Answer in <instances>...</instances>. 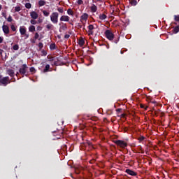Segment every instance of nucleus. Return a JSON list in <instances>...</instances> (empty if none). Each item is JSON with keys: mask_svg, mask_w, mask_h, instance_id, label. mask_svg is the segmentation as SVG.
Listing matches in <instances>:
<instances>
[{"mask_svg": "<svg viewBox=\"0 0 179 179\" xmlns=\"http://www.w3.org/2000/svg\"><path fill=\"white\" fill-rule=\"evenodd\" d=\"M58 16H59V15L57 12H53L51 14L50 20L52 23H53L54 24H57L58 23Z\"/></svg>", "mask_w": 179, "mask_h": 179, "instance_id": "1", "label": "nucleus"}, {"mask_svg": "<svg viewBox=\"0 0 179 179\" xmlns=\"http://www.w3.org/2000/svg\"><path fill=\"white\" fill-rule=\"evenodd\" d=\"M115 143L117 145V146H119V148H122V149H125V148L128 146V143L122 140H116L115 141Z\"/></svg>", "mask_w": 179, "mask_h": 179, "instance_id": "2", "label": "nucleus"}, {"mask_svg": "<svg viewBox=\"0 0 179 179\" xmlns=\"http://www.w3.org/2000/svg\"><path fill=\"white\" fill-rule=\"evenodd\" d=\"M105 36H106V38H108V40H109V41H113L114 40V34L113 33V31H111L109 29H107L105 31Z\"/></svg>", "mask_w": 179, "mask_h": 179, "instance_id": "3", "label": "nucleus"}, {"mask_svg": "<svg viewBox=\"0 0 179 179\" xmlns=\"http://www.w3.org/2000/svg\"><path fill=\"white\" fill-rule=\"evenodd\" d=\"M8 83H10V81L9 80V77L6 76L3 77L2 79L0 80V85L3 86H8Z\"/></svg>", "mask_w": 179, "mask_h": 179, "instance_id": "4", "label": "nucleus"}, {"mask_svg": "<svg viewBox=\"0 0 179 179\" xmlns=\"http://www.w3.org/2000/svg\"><path fill=\"white\" fill-rule=\"evenodd\" d=\"M26 72H27V65L26 64H22L21 68L19 70V73L21 75H26Z\"/></svg>", "mask_w": 179, "mask_h": 179, "instance_id": "5", "label": "nucleus"}, {"mask_svg": "<svg viewBox=\"0 0 179 179\" xmlns=\"http://www.w3.org/2000/svg\"><path fill=\"white\" fill-rule=\"evenodd\" d=\"M2 30H3V32L4 33V34H9L10 33V30H9V27L8 25H6V24H3L2 26Z\"/></svg>", "mask_w": 179, "mask_h": 179, "instance_id": "6", "label": "nucleus"}, {"mask_svg": "<svg viewBox=\"0 0 179 179\" xmlns=\"http://www.w3.org/2000/svg\"><path fill=\"white\" fill-rule=\"evenodd\" d=\"M125 173L129 174V176H131L132 177H135L138 176V173L131 169H126Z\"/></svg>", "mask_w": 179, "mask_h": 179, "instance_id": "7", "label": "nucleus"}, {"mask_svg": "<svg viewBox=\"0 0 179 179\" xmlns=\"http://www.w3.org/2000/svg\"><path fill=\"white\" fill-rule=\"evenodd\" d=\"M30 16L31 19L36 20L38 18V14L36 11H31L30 13Z\"/></svg>", "mask_w": 179, "mask_h": 179, "instance_id": "8", "label": "nucleus"}, {"mask_svg": "<svg viewBox=\"0 0 179 179\" xmlns=\"http://www.w3.org/2000/svg\"><path fill=\"white\" fill-rule=\"evenodd\" d=\"M94 29V26H93V24H90L88 26V33L90 36H93Z\"/></svg>", "mask_w": 179, "mask_h": 179, "instance_id": "9", "label": "nucleus"}, {"mask_svg": "<svg viewBox=\"0 0 179 179\" xmlns=\"http://www.w3.org/2000/svg\"><path fill=\"white\" fill-rule=\"evenodd\" d=\"M27 32V30H26V27H20V33L21 36L26 35Z\"/></svg>", "mask_w": 179, "mask_h": 179, "instance_id": "10", "label": "nucleus"}, {"mask_svg": "<svg viewBox=\"0 0 179 179\" xmlns=\"http://www.w3.org/2000/svg\"><path fill=\"white\" fill-rule=\"evenodd\" d=\"M89 19V14L83 13L80 17V22H83V20H87Z\"/></svg>", "mask_w": 179, "mask_h": 179, "instance_id": "11", "label": "nucleus"}, {"mask_svg": "<svg viewBox=\"0 0 179 179\" xmlns=\"http://www.w3.org/2000/svg\"><path fill=\"white\" fill-rule=\"evenodd\" d=\"M51 68L50 66V64H46L43 72V73H46V72H51L52 70H50Z\"/></svg>", "mask_w": 179, "mask_h": 179, "instance_id": "12", "label": "nucleus"}, {"mask_svg": "<svg viewBox=\"0 0 179 179\" xmlns=\"http://www.w3.org/2000/svg\"><path fill=\"white\" fill-rule=\"evenodd\" d=\"M61 22H69V17L68 15H62L60 17Z\"/></svg>", "mask_w": 179, "mask_h": 179, "instance_id": "13", "label": "nucleus"}, {"mask_svg": "<svg viewBox=\"0 0 179 179\" xmlns=\"http://www.w3.org/2000/svg\"><path fill=\"white\" fill-rule=\"evenodd\" d=\"M7 73L10 76L11 78H13L15 76V71L12 69H8L7 70Z\"/></svg>", "mask_w": 179, "mask_h": 179, "instance_id": "14", "label": "nucleus"}, {"mask_svg": "<svg viewBox=\"0 0 179 179\" xmlns=\"http://www.w3.org/2000/svg\"><path fill=\"white\" fill-rule=\"evenodd\" d=\"M45 28L47 29L48 31L54 30V26L51 23L48 24Z\"/></svg>", "mask_w": 179, "mask_h": 179, "instance_id": "15", "label": "nucleus"}, {"mask_svg": "<svg viewBox=\"0 0 179 179\" xmlns=\"http://www.w3.org/2000/svg\"><path fill=\"white\" fill-rule=\"evenodd\" d=\"M91 12H92V13H95V12H97V6L94 4H93L91 6Z\"/></svg>", "mask_w": 179, "mask_h": 179, "instance_id": "16", "label": "nucleus"}, {"mask_svg": "<svg viewBox=\"0 0 179 179\" xmlns=\"http://www.w3.org/2000/svg\"><path fill=\"white\" fill-rule=\"evenodd\" d=\"M67 29L68 27L66 26V24H62V25L60 27L59 31H61V30L65 31V30H66Z\"/></svg>", "mask_w": 179, "mask_h": 179, "instance_id": "17", "label": "nucleus"}, {"mask_svg": "<svg viewBox=\"0 0 179 179\" xmlns=\"http://www.w3.org/2000/svg\"><path fill=\"white\" fill-rule=\"evenodd\" d=\"M129 3L132 6H136L138 1L136 0H129Z\"/></svg>", "mask_w": 179, "mask_h": 179, "instance_id": "18", "label": "nucleus"}, {"mask_svg": "<svg viewBox=\"0 0 179 179\" xmlns=\"http://www.w3.org/2000/svg\"><path fill=\"white\" fill-rule=\"evenodd\" d=\"M29 31H30L31 33H34V31H36V27H34V25H31L29 27Z\"/></svg>", "mask_w": 179, "mask_h": 179, "instance_id": "19", "label": "nucleus"}, {"mask_svg": "<svg viewBox=\"0 0 179 179\" xmlns=\"http://www.w3.org/2000/svg\"><path fill=\"white\" fill-rule=\"evenodd\" d=\"M78 44L80 47H83L85 45V40L83 38L79 39Z\"/></svg>", "mask_w": 179, "mask_h": 179, "instance_id": "20", "label": "nucleus"}, {"mask_svg": "<svg viewBox=\"0 0 179 179\" xmlns=\"http://www.w3.org/2000/svg\"><path fill=\"white\" fill-rule=\"evenodd\" d=\"M100 20H106L107 19V15L106 14H102L99 15Z\"/></svg>", "mask_w": 179, "mask_h": 179, "instance_id": "21", "label": "nucleus"}, {"mask_svg": "<svg viewBox=\"0 0 179 179\" xmlns=\"http://www.w3.org/2000/svg\"><path fill=\"white\" fill-rule=\"evenodd\" d=\"M59 132L58 131H53V136H57V139H61V136L58 135Z\"/></svg>", "mask_w": 179, "mask_h": 179, "instance_id": "22", "label": "nucleus"}, {"mask_svg": "<svg viewBox=\"0 0 179 179\" xmlns=\"http://www.w3.org/2000/svg\"><path fill=\"white\" fill-rule=\"evenodd\" d=\"M44 5H45V1L44 0H40L38 1L39 6H44Z\"/></svg>", "mask_w": 179, "mask_h": 179, "instance_id": "23", "label": "nucleus"}, {"mask_svg": "<svg viewBox=\"0 0 179 179\" xmlns=\"http://www.w3.org/2000/svg\"><path fill=\"white\" fill-rule=\"evenodd\" d=\"M67 13L70 15V16H73V10H72V9L69 8L67 10Z\"/></svg>", "mask_w": 179, "mask_h": 179, "instance_id": "24", "label": "nucleus"}, {"mask_svg": "<svg viewBox=\"0 0 179 179\" xmlns=\"http://www.w3.org/2000/svg\"><path fill=\"white\" fill-rule=\"evenodd\" d=\"M179 31V27L178 26H176L173 29V32L175 34H177V33H178Z\"/></svg>", "mask_w": 179, "mask_h": 179, "instance_id": "25", "label": "nucleus"}, {"mask_svg": "<svg viewBox=\"0 0 179 179\" xmlns=\"http://www.w3.org/2000/svg\"><path fill=\"white\" fill-rule=\"evenodd\" d=\"M42 12H43L44 16H45V17L50 16V12H48L45 10H43Z\"/></svg>", "mask_w": 179, "mask_h": 179, "instance_id": "26", "label": "nucleus"}, {"mask_svg": "<svg viewBox=\"0 0 179 179\" xmlns=\"http://www.w3.org/2000/svg\"><path fill=\"white\" fill-rule=\"evenodd\" d=\"M55 47H56L55 43H51L50 45V50H51V51H53V50H55Z\"/></svg>", "mask_w": 179, "mask_h": 179, "instance_id": "27", "label": "nucleus"}, {"mask_svg": "<svg viewBox=\"0 0 179 179\" xmlns=\"http://www.w3.org/2000/svg\"><path fill=\"white\" fill-rule=\"evenodd\" d=\"M13 50H14V51H17V50H19V45L15 44L13 46Z\"/></svg>", "mask_w": 179, "mask_h": 179, "instance_id": "28", "label": "nucleus"}, {"mask_svg": "<svg viewBox=\"0 0 179 179\" xmlns=\"http://www.w3.org/2000/svg\"><path fill=\"white\" fill-rule=\"evenodd\" d=\"M25 8H27V9H30L31 8V3H25Z\"/></svg>", "mask_w": 179, "mask_h": 179, "instance_id": "29", "label": "nucleus"}, {"mask_svg": "<svg viewBox=\"0 0 179 179\" xmlns=\"http://www.w3.org/2000/svg\"><path fill=\"white\" fill-rule=\"evenodd\" d=\"M20 10H22L20 6H17L15 8V12H20Z\"/></svg>", "mask_w": 179, "mask_h": 179, "instance_id": "30", "label": "nucleus"}, {"mask_svg": "<svg viewBox=\"0 0 179 179\" xmlns=\"http://www.w3.org/2000/svg\"><path fill=\"white\" fill-rule=\"evenodd\" d=\"M57 10H58V12H59V13H64V8L62 7H59L57 8Z\"/></svg>", "mask_w": 179, "mask_h": 179, "instance_id": "31", "label": "nucleus"}, {"mask_svg": "<svg viewBox=\"0 0 179 179\" xmlns=\"http://www.w3.org/2000/svg\"><path fill=\"white\" fill-rule=\"evenodd\" d=\"M10 29H11L12 31H16V27H15L14 24H12L10 26Z\"/></svg>", "mask_w": 179, "mask_h": 179, "instance_id": "32", "label": "nucleus"}, {"mask_svg": "<svg viewBox=\"0 0 179 179\" xmlns=\"http://www.w3.org/2000/svg\"><path fill=\"white\" fill-rule=\"evenodd\" d=\"M40 37V34L38 33H35L34 38L35 40H38V38Z\"/></svg>", "mask_w": 179, "mask_h": 179, "instance_id": "33", "label": "nucleus"}, {"mask_svg": "<svg viewBox=\"0 0 179 179\" xmlns=\"http://www.w3.org/2000/svg\"><path fill=\"white\" fill-rule=\"evenodd\" d=\"M7 22H13V18H12V16H8V17L7 18Z\"/></svg>", "mask_w": 179, "mask_h": 179, "instance_id": "34", "label": "nucleus"}, {"mask_svg": "<svg viewBox=\"0 0 179 179\" xmlns=\"http://www.w3.org/2000/svg\"><path fill=\"white\" fill-rule=\"evenodd\" d=\"M139 142H143V141H145V136H141L138 138Z\"/></svg>", "mask_w": 179, "mask_h": 179, "instance_id": "35", "label": "nucleus"}, {"mask_svg": "<svg viewBox=\"0 0 179 179\" xmlns=\"http://www.w3.org/2000/svg\"><path fill=\"white\" fill-rule=\"evenodd\" d=\"M30 72H31L32 73H34V72H36V69L34 67H31L29 69Z\"/></svg>", "mask_w": 179, "mask_h": 179, "instance_id": "36", "label": "nucleus"}, {"mask_svg": "<svg viewBox=\"0 0 179 179\" xmlns=\"http://www.w3.org/2000/svg\"><path fill=\"white\" fill-rule=\"evenodd\" d=\"M31 24H37V21H36V20L33 19V20H31Z\"/></svg>", "mask_w": 179, "mask_h": 179, "instance_id": "37", "label": "nucleus"}, {"mask_svg": "<svg viewBox=\"0 0 179 179\" xmlns=\"http://www.w3.org/2000/svg\"><path fill=\"white\" fill-rule=\"evenodd\" d=\"M174 20L176 22H179V15H174Z\"/></svg>", "mask_w": 179, "mask_h": 179, "instance_id": "38", "label": "nucleus"}, {"mask_svg": "<svg viewBox=\"0 0 179 179\" xmlns=\"http://www.w3.org/2000/svg\"><path fill=\"white\" fill-rule=\"evenodd\" d=\"M118 41H120V36H118L117 38H115L114 43H115V44H117V43H118Z\"/></svg>", "mask_w": 179, "mask_h": 179, "instance_id": "39", "label": "nucleus"}, {"mask_svg": "<svg viewBox=\"0 0 179 179\" xmlns=\"http://www.w3.org/2000/svg\"><path fill=\"white\" fill-rule=\"evenodd\" d=\"M77 3H78V5H83V0H78Z\"/></svg>", "mask_w": 179, "mask_h": 179, "instance_id": "40", "label": "nucleus"}, {"mask_svg": "<svg viewBox=\"0 0 179 179\" xmlns=\"http://www.w3.org/2000/svg\"><path fill=\"white\" fill-rule=\"evenodd\" d=\"M38 47H39L40 50H41V48H43V47H44V45L43 44V43L40 42L38 43Z\"/></svg>", "mask_w": 179, "mask_h": 179, "instance_id": "41", "label": "nucleus"}, {"mask_svg": "<svg viewBox=\"0 0 179 179\" xmlns=\"http://www.w3.org/2000/svg\"><path fill=\"white\" fill-rule=\"evenodd\" d=\"M36 29L38 31H41L43 30V27H40V26H38L36 27Z\"/></svg>", "mask_w": 179, "mask_h": 179, "instance_id": "42", "label": "nucleus"}, {"mask_svg": "<svg viewBox=\"0 0 179 179\" xmlns=\"http://www.w3.org/2000/svg\"><path fill=\"white\" fill-rule=\"evenodd\" d=\"M41 53H42V55H44L45 57V55H47V51H45V50H43L41 51Z\"/></svg>", "mask_w": 179, "mask_h": 179, "instance_id": "43", "label": "nucleus"}, {"mask_svg": "<svg viewBox=\"0 0 179 179\" xmlns=\"http://www.w3.org/2000/svg\"><path fill=\"white\" fill-rule=\"evenodd\" d=\"M141 108H145V110H148V106H145V105H143V104H141Z\"/></svg>", "mask_w": 179, "mask_h": 179, "instance_id": "44", "label": "nucleus"}, {"mask_svg": "<svg viewBox=\"0 0 179 179\" xmlns=\"http://www.w3.org/2000/svg\"><path fill=\"white\" fill-rule=\"evenodd\" d=\"M69 37H71V35H69V34L64 35V38H69Z\"/></svg>", "mask_w": 179, "mask_h": 179, "instance_id": "45", "label": "nucleus"}, {"mask_svg": "<svg viewBox=\"0 0 179 179\" xmlns=\"http://www.w3.org/2000/svg\"><path fill=\"white\" fill-rule=\"evenodd\" d=\"M122 110V108H117V109H116V112H117V113H121Z\"/></svg>", "mask_w": 179, "mask_h": 179, "instance_id": "46", "label": "nucleus"}, {"mask_svg": "<svg viewBox=\"0 0 179 179\" xmlns=\"http://www.w3.org/2000/svg\"><path fill=\"white\" fill-rule=\"evenodd\" d=\"M3 42V38L0 36V44Z\"/></svg>", "mask_w": 179, "mask_h": 179, "instance_id": "47", "label": "nucleus"}, {"mask_svg": "<svg viewBox=\"0 0 179 179\" xmlns=\"http://www.w3.org/2000/svg\"><path fill=\"white\" fill-rule=\"evenodd\" d=\"M87 144H88L89 146H93V144H92V142H90V141H89L87 143Z\"/></svg>", "mask_w": 179, "mask_h": 179, "instance_id": "48", "label": "nucleus"}, {"mask_svg": "<svg viewBox=\"0 0 179 179\" xmlns=\"http://www.w3.org/2000/svg\"><path fill=\"white\" fill-rule=\"evenodd\" d=\"M125 114L124 113H122L121 115H120V117H122V118H124V117H125Z\"/></svg>", "mask_w": 179, "mask_h": 179, "instance_id": "49", "label": "nucleus"}, {"mask_svg": "<svg viewBox=\"0 0 179 179\" xmlns=\"http://www.w3.org/2000/svg\"><path fill=\"white\" fill-rule=\"evenodd\" d=\"M150 103H152V104H156V101H152V100H150Z\"/></svg>", "mask_w": 179, "mask_h": 179, "instance_id": "50", "label": "nucleus"}, {"mask_svg": "<svg viewBox=\"0 0 179 179\" xmlns=\"http://www.w3.org/2000/svg\"><path fill=\"white\" fill-rule=\"evenodd\" d=\"M128 131V127H124V132H127Z\"/></svg>", "mask_w": 179, "mask_h": 179, "instance_id": "51", "label": "nucleus"}, {"mask_svg": "<svg viewBox=\"0 0 179 179\" xmlns=\"http://www.w3.org/2000/svg\"><path fill=\"white\" fill-rule=\"evenodd\" d=\"M26 38H29V34H25Z\"/></svg>", "mask_w": 179, "mask_h": 179, "instance_id": "52", "label": "nucleus"}, {"mask_svg": "<svg viewBox=\"0 0 179 179\" xmlns=\"http://www.w3.org/2000/svg\"><path fill=\"white\" fill-rule=\"evenodd\" d=\"M2 9V5H0V10Z\"/></svg>", "mask_w": 179, "mask_h": 179, "instance_id": "53", "label": "nucleus"}, {"mask_svg": "<svg viewBox=\"0 0 179 179\" xmlns=\"http://www.w3.org/2000/svg\"><path fill=\"white\" fill-rule=\"evenodd\" d=\"M2 78H2V76L0 75V80H1V79H2Z\"/></svg>", "mask_w": 179, "mask_h": 179, "instance_id": "54", "label": "nucleus"}, {"mask_svg": "<svg viewBox=\"0 0 179 179\" xmlns=\"http://www.w3.org/2000/svg\"><path fill=\"white\" fill-rule=\"evenodd\" d=\"M97 1V2H100L101 0H96Z\"/></svg>", "mask_w": 179, "mask_h": 179, "instance_id": "55", "label": "nucleus"}, {"mask_svg": "<svg viewBox=\"0 0 179 179\" xmlns=\"http://www.w3.org/2000/svg\"><path fill=\"white\" fill-rule=\"evenodd\" d=\"M2 15H3V16H5V13H2Z\"/></svg>", "mask_w": 179, "mask_h": 179, "instance_id": "56", "label": "nucleus"}, {"mask_svg": "<svg viewBox=\"0 0 179 179\" xmlns=\"http://www.w3.org/2000/svg\"><path fill=\"white\" fill-rule=\"evenodd\" d=\"M123 160H125V157H123Z\"/></svg>", "mask_w": 179, "mask_h": 179, "instance_id": "57", "label": "nucleus"}, {"mask_svg": "<svg viewBox=\"0 0 179 179\" xmlns=\"http://www.w3.org/2000/svg\"><path fill=\"white\" fill-rule=\"evenodd\" d=\"M79 27L82 28V25H79Z\"/></svg>", "mask_w": 179, "mask_h": 179, "instance_id": "58", "label": "nucleus"}, {"mask_svg": "<svg viewBox=\"0 0 179 179\" xmlns=\"http://www.w3.org/2000/svg\"><path fill=\"white\" fill-rule=\"evenodd\" d=\"M71 24L72 26H73V24L71 23Z\"/></svg>", "mask_w": 179, "mask_h": 179, "instance_id": "59", "label": "nucleus"}, {"mask_svg": "<svg viewBox=\"0 0 179 179\" xmlns=\"http://www.w3.org/2000/svg\"><path fill=\"white\" fill-rule=\"evenodd\" d=\"M54 65H56V63H55V62L54 63Z\"/></svg>", "mask_w": 179, "mask_h": 179, "instance_id": "60", "label": "nucleus"}, {"mask_svg": "<svg viewBox=\"0 0 179 179\" xmlns=\"http://www.w3.org/2000/svg\"><path fill=\"white\" fill-rule=\"evenodd\" d=\"M0 54H2V52H0Z\"/></svg>", "mask_w": 179, "mask_h": 179, "instance_id": "61", "label": "nucleus"}, {"mask_svg": "<svg viewBox=\"0 0 179 179\" xmlns=\"http://www.w3.org/2000/svg\"><path fill=\"white\" fill-rule=\"evenodd\" d=\"M56 1H59V0H56Z\"/></svg>", "mask_w": 179, "mask_h": 179, "instance_id": "62", "label": "nucleus"}]
</instances>
